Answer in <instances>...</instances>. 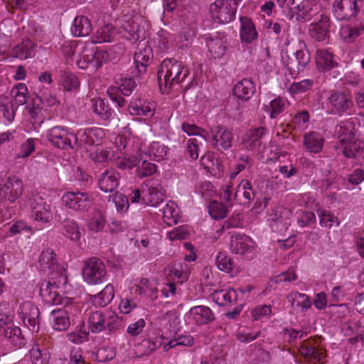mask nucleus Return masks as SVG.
Masks as SVG:
<instances>
[{
	"label": "nucleus",
	"mask_w": 364,
	"mask_h": 364,
	"mask_svg": "<svg viewBox=\"0 0 364 364\" xmlns=\"http://www.w3.org/2000/svg\"><path fill=\"white\" fill-rule=\"evenodd\" d=\"M189 69L182 62L165 59L158 70V83L163 94H168L173 87L189 75Z\"/></svg>",
	"instance_id": "obj_1"
},
{
	"label": "nucleus",
	"mask_w": 364,
	"mask_h": 364,
	"mask_svg": "<svg viewBox=\"0 0 364 364\" xmlns=\"http://www.w3.org/2000/svg\"><path fill=\"white\" fill-rule=\"evenodd\" d=\"M87 323L88 329L92 333H99L107 331L114 333L124 328L123 319L113 311L96 310L87 314Z\"/></svg>",
	"instance_id": "obj_2"
},
{
	"label": "nucleus",
	"mask_w": 364,
	"mask_h": 364,
	"mask_svg": "<svg viewBox=\"0 0 364 364\" xmlns=\"http://www.w3.org/2000/svg\"><path fill=\"white\" fill-rule=\"evenodd\" d=\"M354 131L355 125L349 121L342 122L336 127L338 143L335 145V149H341L347 158H355L364 149L363 142L355 138Z\"/></svg>",
	"instance_id": "obj_3"
},
{
	"label": "nucleus",
	"mask_w": 364,
	"mask_h": 364,
	"mask_svg": "<svg viewBox=\"0 0 364 364\" xmlns=\"http://www.w3.org/2000/svg\"><path fill=\"white\" fill-rule=\"evenodd\" d=\"M293 55L288 56L286 67L292 77L297 76L304 71L311 60L310 52L304 41L297 40L291 46Z\"/></svg>",
	"instance_id": "obj_4"
},
{
	"label": "nucleus",
	"mask_w": 364,
	"mask_h": 364,
	"mask_svg": "<svg viewBox=\"0 0 364 364\" xmlns=\"http://www.w3.org/2000/svg\"><path fill=\"white\" fill-rule=\"evenodd\" d=\"M108 58L107 51L98 50L93 46V43L85 45L82 50L79 52L76 59L77 65L82 69H85L88 65L94 68H100L103 62Z\"/></svg>",
	"instance_id": "obj_5"
},
{
	"label": "nucleus",
	"mask_w": 364,
	"mask_h": 364,
	"mask_svg": "<svg viewBox=\"0 0 364 364\" xmlns=\"http://www.w3.org/2000/svg\"><path fill=\"white\" fill-rule=\"evenodd\" d=\"M65 206L74 211H88L94 203V198L88 192L67 191L62 196Z\"/></svg>",
	"instance_id": "obj_6"
},
{
	"label": "nucleus",
	"mask_w": 364,
	"mask_h": 364,
	"mask_svg": "<svg viewBox=\"0 0 364 364\" xmlns=\"http://www.w3.org/2000/svg\"><path fill=\"white\" fill-rule=\"evenodd\" d=\"M363 6V0H335L332 12L339 21L349 20L356 17Z\"/></svg>",
	"instance_id": "obj_7"
},
{
	"label": "nucleus",
	"mask_w": 364,
	"mask_h": 364,
	"mask_svg": "<svg viewBox=\"0 0 364 364\" xmlns=\"http://www.w3.org/2000/svg\"><path fill=\"white\" fill-rule=\"evenodd\" d=\"M106 273L103 262L95 257L86 261L82 269L83 278L90 284H98L103 282Z\"/></svg>",
	"instance_id": "obj_8"
},
{
	"label": "nucleus",
	"mask_w": 364,
	"mask_h": 364,
	"mask_svg": "<svg viewBox=\"0 0 364 364\" xmlns=\"http://www.w3.org/2000/svg\"><path fill=\"white\" fill-rule=\"evenodd\" d=\"M141 18L139 16L127 18L124 16L120 20L119 33L129 41H137L144 39L145 37V31L140 26Z\"/></svg>",
	"instance_id": "obj_9"
},
{
	"label": "nucleus",
	"mask_w": 364,
	"mask_h": 364,
	"mask_svg": "<svg viewBox=\"0 0 364 364\" xmlns=\"http://www.w3.org/2000/svg\"><path fill=\"white\" fill-rule=\"evenodd\" d=\"M142 203L156 206L164 200L163 188L159 181L147 179L142 184Z\"/></svg>",
	"instance_id": "obj_10"
},
{
	"label": "nucleus",
	"mask_w": 364,
	"mask_h": 364,
	"mask_svg": "<svg viewBox=\"0 0 364 364\" xmlns=\"http://www.w3.org/2000/svg\"><path fill=\"white\" fill-rule=\"evenodd\" d=\"M48 140L58 149H74L77 144V137L59 127L50 129L47 134Z\"/></svg>",
	"instance_id": "obj_11"
},
{
	"label": "nucleus",
	"mask_w": 364,
	"mask_h": 364,
	"mask_svg": "<svg viewBox=\"0 0 364 364\" xmlns=\"http://www.w3.org/2000/svg\"><path fill=\"white\" fill-rule=\"evenodd\" d=\"M23 191V181L15 176L7 178L0 184V197L11 203H15Z\"/></svg>",
	"instance_id": "obj_12"
},
{
	"label": "nucleus",
	"mask_w": 364,
	"mask_h": 364,
	"mask_svg": "<svg viewBox=\"0 0 364 364\" xmlns=\"http://www.w3.org/2000/svg\"><path fill=\"white\" fill-rule=\"evenodd\" d=\"M19 314L23 324L31 332L37 333L40 327V311L31 301L23 302L19 308Z\"/></svg>",
	"instance_id": "obj_13"
},
{
	"label": "nucleus",
	"mask_w": 364,
	"mask_h": 364,
	"mask_svg": "<svg viewBox=\"0 0 364 364\" xmlns=\"http://www.w3.org/2000/svg\"><path fill=\"white\" fill-rule=\"evenodd\" d=\"M136 82L131 77L121 78L118 87L108 88L107 93L114 103L119 107L124 105V99L121 95L129 96L136 87Z\"/></svg>",
	"instance_id": "obj_14"
},
{
	"label": "nucleus",
	"mask_w": 364,
	"mask_h": 364,
	"mask_svg": "<svg viewBox=\"0 0 364 364\" xmlns=\"http://www.w3.org/2000/svg\"><path fill=\"white\" fill-rule=\"evenodd\" d=\"M210 142L218 150H227L232 146L233 135L225 127L216 126L210 128Z\"/></svg>",
	"instance_id": "obj_15"
},
{
	"label": "nucleus",
	"mask_w": 364,
	"mask_h": 364,
	"mask_svg": "<svg viewBox=\"0 0 364 364\" xmlns=\"http://www.w3.org/2000/svg\"><path fill=\"white\" fill-rule=\"evenodd\" d=\"M77 144L80 145H98L105 137L104 130L101 128L94 127L80 130L77 132Z\"/></svg>",
	"instance_id": "obj_16"
},
{
	"label": "nucleus",
	"mask_w": 364,
	"mask_h": 364,
	"mask_svg": "<svg viewBox=\"0 0 364 364\" xmlns=\"http://www.w3.org/2000/svg\"><path fill=\"white\" fill-rule=\"evenodd\" d=\"M330 18L322 14L320 19L309 26V34L311 37L318 41H323L329 36Z\"/></svg>",
	"instance_id": "obj_17"
},
{
	"label": "nucleus",
	"mask_w": 364,
	"mask_h": 364,
	"mask_svg": "<svg viewBox=\"0 0 364 364\" xmlns=\"http://www.w3.org/2000/svg\"><path fill=\"white\" fill-rule=\"evenodd\" d=\"M182 0H163V16L165 23L176 22L178 17H182Z\"/></svg>",
	"instance_id": "obj_18"
},
{
	"label": "nucleus",
	"mask_w": 364,
	"mask_h": 364,
	"mask_svg": "<svg viewBox=\"0 0 364 364\" xmlns=\"http://www.w3.org/2000/svg\"><path fill=\"white\" fill-rule=\"evenodd\" d=\"M120 174L114 168L103 172L98 180L100 188L104 192H112L119 184Z\"/></svg>",
	"instance_id": "obj_19"
},
{
	"label": "nucleus",
	"mask_w": 364,
	"mask_h": 364,
	"mask_svg": "<svg viewBox=\"0 0 364 364\" xmlns=\"http://www.w3.org/2000/svg\"><path fill=\"white\" fill-rule=\"evenodd\" d=\"M57 286L50 281H43L40 285L39 293L43 301L48 304H60L62 297L57 291Z\"/></svg>",
	"instance_id": "obj_20"
},
{
	"label": "nucleus",
	"mask_w": 364,
	"mask_h": 364,
	"mask_svg": "<svg viewBox=\"0 0 364 364\" xmlns=\"http://www.w3.org/2000/svg\"><path fill=\"white\" fill-rule=\"evenodd\" d=\"M153 57L152 49L145 43L138 47V50L134 54V63L139 73H144L146 70L149 62Z\"/></svg>",
	"instance_id": "obj_21"
},
{
	"label": "nucleus",
	"mask_w": 364,
	"mask_h": 364,
	"mask_svg": "<svg viewBox=\"0 0 364 364\" xmlns=\"http://www.w3.org/2000/svg\"><path fill=\"white\" fill-rule=\"evenodd\" d=\"M256 87L251 80L244 78L235 85L232 92L235 97L242 101H248L255 93Z\"/></svg>",
	"instance_id": "obj_22"
},
{
	"label": "nucleus",
	"mask_w": 364,
	"mask_h": 364,
	"mask_svg": "<svg viewBox=\"0 0 364 364\" xmlns=\"http://www.w3.org/2000/svg\"><path fill=\"white\" fill-rule=\"evenodd\" d=\"M211 298L217 304L222 306H229L237 301V294L232 288L214 290Z\"/></svg>",
	"instance_id": "obj_23"
},
{
	"label": "nucleus",
	"mask_w": 364,
	"mask_h": 364,
	"mask_svg": "<svg viewBox=\"0 0 364 364\" xmlns=\"http://www.w3.org/2000/svg\"><path fill=\"white\" fill-rule=\"evenodd\" d=\"M254 198L255 193L250 182L247 180L242 181L234 193L235 200L240 205H245L249 204Z\"/></svg>",
	"instance_id": "obj_24"
},
{
	"label": "nucleus",
	"mask_w": 364,
	"mask_h": 364,
	"mask_svg": "<svg viewBox=\"0 0 364 364\" xmlns=\"http://www.w3.org/2000/svg\"><path fill=\"white\" fill-rule=\"evenodd\" d=\"M189 316L197 325L207 324L215 319L211 309L205 306H196L189 311Z\"/></svg>",
	"instance_id": "obj_25"
},
{
	"label": "nucleus",
	"mask_w": 364,
	"mask_h": 364,
	"mask_svg": "<svg viewBox=\"0 0 364 364\" xmlns=\"http://www.w3.org/2000/svg\"><path fill=\"white\" fill-rule=\"evenodd\" d=\"M267 129L264 127L250 129L247 131L242 139V144L247 149H252L260 146L262 136L266 134Z\"/></svg>",
	"instance_id": "obj_26"
},
{
	"label": "nucleus",
	"mask_w": 364,
	"mask_h": 364,
	"mask_svg": "<svg viewBox=\"0 0 364 364\" xmlns=\"http://www.w3.org/2000/svg\"><path fill=\"white\" fill-rule=\"evenodd\" d=\"M226 39L224 35L216 34L206 41L208 50L215 58H222L226 51Z\"/></svg>",
	"instance_id": "obj_27"
},
{
	"label": "nucleus",
	"mask_w": 364,
	"mask_h": 364,
	"mask_svg": "<svg viewBox=\"0 0 364 364\" xmlns=\"http://www.w3.org/2000/svg\"><path fill=\"white\" fill-rule=\"evenodd\" d=\"M39 264L48 274H53L58 269L55 253L50 248L43 250L39 257Z\"/></svg>",
	"instance_id": "obj_28"
},
{
	"label": "nucleus",
	"mask_w": 364,
	"mask_h": 364,
	"mask_svg": "<svg viewBox=\"0 0 364 364\" xmlns=\"http://www.w3.org/2000/svg\"><path fill=\"white\" fill-rule=\"evenodd\" d=\"M36 46L30 39L23 40L20 44L12 48L11 56L21 60L33 58L35 54Z\"/></svg>",
	"instance_id": "obj_29"
},
{
	"label": "nucleus",
	"mask_w": 364,
	"mask_h": 364,
	"mask_svg": "<svg viewBox=\"0 0 364 364\" xmlns=\"http://www.w3.org/2000/svg\"><path fill=\"white\" fill-rule=\"evenodd\" d=\"M32 217L42 223L50 222L53 219L51 205L44 201L36 203L32 208Z\"/></svg>",
	"instance_id": "obj_30"
},
{
	"label": "nucleus",
	"mask_w": 364,
	"mask_h": 364,
	"mask_svg": "<svg viewBox=\"0 0 364 364\" xmlns=\"http://www.w3.org/2000/svg\"><path fill=\"white\" fill-rule=\"evenodd\" d=\"M92 31L90 20L84 16H77L75 18L71 26V33L75 37L87 36Z\"/></svg>",
	"instance_id": "obj_31"
},
{
	"label": "nucleus",
	"mask_w": 364,
	"mask_h": 364,
	"mask_svg": "<svg viewBox=\"0 0 364 364\" xmlns=\"http://www.w3.org/2000/svg\"><path fill=\"white\" fill-rule=\"evenodd\" d=\"M53 328L56 331H65L70 325L68 310L65 308H57L51 311Z\"/></svg>",
	"instance_id": "obj_32"
},
{
	"label": "nucleus",
	"mask_w": 364,
	"mask_h": 364,
	"mask_svg": "<svg viewBox=\"0 0 364 364\" xmlns=\"http://www.w3.org/2000/svg\"><path fill=\"white\" fill-rule=\"evenodd\" d=\"M241 26L240 36L242 41L250 43L257 38V32L252 20L247 16L240 18Z\"/></svg>",
	"instance_id": "obj_33"
},
{
	"label": "nucleus",
	"mask_w": 364,
	"mask_h": 364,
	"mask_svg": "<svg viewBox=\"0 0 364 364\" xmlns=\"http://www.w3.org/2000/svg\"><path fill=\"white\" fill-rule=\"evenodd\" d=\"M57 218L58 222L63 225L64 235L72 241H78L82 236V233L77 223L69 218H64L63 220H61L60 215L57 216Z\"/></svg>",
	"instance_id": "obj_34"
},
{
	"label": "nucleus",
	"mask_w": 364,
	"mask_h": 364,
	"mask_svg": "<svg viewBox=\"0 0 364 364\" xmlns=\"http://www.w3.org/2000/svg\"><path fill=\"white\" fill-rule=\"evenodd\" d=\"M250 242V237L245 235H233L230 239V250L235 254L243 255L252 247Z\"/></svg>",
	"instance_id": "obj_35"
},
{
	"label": "nucleus",
	"mask_w": 364,
	"mask_h": 364,
	"mask_svg": "<svg viewBox=\"0 0 364 364\" xmlns=\"http://www.w3.org/2000/svg\"><path fill=\"white\" fill-rule=\"evenodd\" d=\"M332 106L338 112H346L353 106V101L350 96L343 93L336 92L329 97Z\"/></svg>",
	"instance_id": "obj_36"
},
{
	"label": "nucleus",
	"mask_w": 364,
	"mask_h": 364,
	"mask_svg": "<svg viewBox=\"0 0 364 364\" xmlns=\"http://www.w3.org/2000/svg\"><path fill=\"white\" fill-rule=\"evenodd\" d=\"M8 342L16 348H21L24 344V337L21 329L16 326H7L1 333Z\"/></svg>",
	"instance_id": "obj_37"
},
{
	"label": "nucleus",
	"mask_w": 364,
	"mask_h": 364,
	"mask_svg": "<svg viewBox=\"0 0 364 364\" xmlns=\"http://www.w3.org/2000/svg\"><path fill=\"white\" fill-rule=\"evenodd\" d=\"M316 63L318 69L329 70L338 65L333 60V54L326 50H317L316 53Z\"/></svg>",
	"instance_id": "obj_38"
},
{
	"label": "nucleus",
	"mask_w": 364,
	"mask_h": 364,
	"mask_svg": "<svg viewBox=\"0 0 364 364\" xmlns=\"http://www.w3.org/2000/svg\"><path fill=\"white\" fill-rule=\"evenodd\" d=\"M200 164L203 168L213 175L223 171V166L214 153L208 152L201 157Z\"/></svg>",
	"instance_id": "obj_39"
},
{
	"label": "nucleus",
	"mask_w": 364,
	"mask_h": 364,
	"mask_svg": "<svg viewBox=\"0 0 364 364\" xmlns=\"http://www.w3.org/2000/svg\"><path fill=\"white\" fill-rule=\"evenodd\" d=\"M304 143L309 152L318 154L322 150L323 139L318 133L311 132L305 134Z\"/></svg>",
	"instance_id": "obj_40"
},
{
	"label": "nucleus",
	"mask_w": 364,
	"mask_h": 364,
	"mask_svg": "<svg viewBox=\"0 0 364 364\" xmlns=\"http://www.w3.org/2000/svg\"><path fill=\"white\" fill-rule=\"evenodd\" d=\"M114 296V293L112 285L107 284L102 291L94 295L91 301L95 306L104 307L113 299Z\"/></svg>",
	"instance_id": "obj_41"
},
{
	"label": "nucleus",
	"mask_w": 364,
	"mask_h": 364,
	"mask_svg": "<svg viewBox=\"0 0 364 364\" xmlns=\"http://www.w3.org/2000/svg\"><path fill=\"white\" fill-rule=\"evenodd\" d=\"M29 358L32 364H48L50 354L46 348H40L38 344H33L29 350Z\"/></svg>",
	"instance_id": "obj_42"
},
{
	"label": "nucleus",
	"mask_w": 364,
	"mask_h": 364,
	"mask_svg": "<svg viewBox=\"0 0 364 364\" xmlns=\"http://www.w3.org/2000/svg\"><path fill=\"white\" fill-rule=\"evenodd\" d=\"M364 31V20L358 26H343L340 34L342 38L347 43H352L362 34Z\"/></svg>",
	"instance_id": "obj_43"
},
{
	"label": "nucleus",
	"mask_w": 364,
	"mask_h": 364,
	"mask_svg": "<svg viewBox=\"0 0 364 364\" xmlns=\"http://www.w3.org/2000/svg\"><path fill=\"white\" fill-rule=\"evenodd\" d=\"M162 214L164 223L168 225L171 226L178 223V210L177 205L173 202L169 201L162 209Z\"/></svg>",
	"instance_id": "obj_44"
},
{
	"label": "nucleus",
	"mask_w": 364,
	"mask_h": 364,
	"mask_svg": "<svg viewBox=\"0 0 364 364\" xmlns=\"http://www.w3.org/2000/svg\"><path fill=\"white\" fill-rule=\"evenodd\" d=\"M136 291L140 295H146L152 301H154L158 298V289L155 284L151 282L146 278L141 279L139 284L136 286Z\"/></svg>",
	"instance_id": "obj_45"
},
{
	"label": "nucleus",
	"mask_w": 364,
	"mask_h": 364,
	"mask_svg": "<svg viewBox=\"0 0 364 364\" xmlns=\"http://www.w3.org/2000/svg\"><path fill=\"white\" fill-rule=\"evenodd\" d=\"M287 299L292 307H301L303 311H306L311 306L309 296L304 294L291 292L288 295Z\"/></svg>",
	"instance_id": "obj_46"
},
{
	"label": "nucleus",
	"mask_w": 364,
	"mask_h": 364,
	"mask_svg": "<svg viewBox=\"0 0 364 364\" xmlns=\"http://www.w3.org/2000/svg\"><path fill=\"white\" fill-rule=\"evenodd\" d=\"M168 148L159 141H153L150 144L148 153L150 157L157 161H163L166 159Z\"/></svg>",
	"instance_id": "obj_47"
},
{
	"label": "nucleus",
	"mask_w": 364,
	"mask_h": 364,
	"mask_svg": "<svg viewBox=\"0 0 364 364\" xmlns=\"http://www.w3.org/2000/svg\"><path fill=\"white\" fill-rule=\"evenodd\" d=\"M115 35L114 27L110 24H105L100 28L95 33V41L92 43H100L112 41Z\"/></svg>",
	"instance_id": "obj_48"
},
{
	"label": "nucleus",
	"mask_w": 364,
	"mask_h": 364,
	"mask_svg": "<svg viewBox=\"0 0 364 364\" xmlns=\"http://www.w3.org/2000/svg\"><path fill=\"white\" fill-rule=\"evenodd\" d=\"M28 95V88L24 83H18L11 90V97L21 105L26 103Z\"/></svg>",
	"instance_id": "obj_49"
},
{
	"label": "nucleus",
	"mask_w": 364,
	"mask_h": 364,
	"mask_svg": "<svg viewBox=\"0 0 364 364\" xmlns=\"http://www.w3.org/2000/svg\"><path fill=\"white\" fill-rule=\"evenodd\" d=\"M60 81L67 90H75L80 86L78 79L73 73L68 71H60Z\"/></svg>",
	"instance_id": "obj_50"
},
{
	"label": "nucleus",
	"mask_w": 364,
	"mask_h": 364,
	"mask_svg": "<svg viewBox=\"0 0 364 364\" xmlns=\"http://www.w3.org/2000/svg\"><path fill=\"white\" fill-rule=\"evenodd\" d=\"M194 339L190 335H181L164 346V351H168L169 349L175 348L178 346H193Z\"/></svg>",
	"instance_id": "obj_51"
},
{
	"label": "nucleus",
	"mask_w": 364,
	"mask_h": 364,
	"mask_svg": "<svg viewBox=\"0 0 364 364\" xmlns=\"http://www.w3.org/2000/svg\"><path fill=\"white\" fill-rule=\"evenodd\" d=\"M215 264L221 271L230 272L233 269V261L229 257L226 252L220 251L218 252L215 259Z\"/></svg>",
	"instance_id": "obj_52"
},
{
	"label": "nucleus",
	"mask_w": 364,
	"mask_h": 364,
	"mask_svg": "<svg viewBox=\"0 0 364 364\" xmlns=\"http://www.w3.org/2000/svg\"><path fill=\"white\" fill-rule=\"evenodd\" d=\"M318 215L320 220V224L322 226L331 228L334 224L338 226L340 222L338 219L330 211L318 209L317 210Z\"/></svg>",
	"instance_id": "obj_53"
},
{
	"label": "nucleus",
	"mask_w": 364,
	"mask_h": 364,
	"mask_svg": "<svg viewBox=\"0 0 364 364\" xmlns=\"http://www.w3.org/2000/svg\"><path fill=\"white\" fill-rule=\"evenodd\" d=\"M90 158L98 163H105L114 159V151L107 148L105 149H97L95 152L90 154Z\"/></svg>",
	"instance_id": "obj_54"
},
{
	"label": "nucleus",
	"mask_w": 364,
	"mask_h": 364,
	"mask_svg": "<svg viewBox=\"0 0 364 364\" xmlns=\"http://www.w3.org/2000/svg\"><path fill=\"white\" fill-rule=\"evenodd\" d=\"M209 213L214 219H223L228 213V208L222 203L212 201L209 205Z\"/></svg>",
	"instance_id": "obj_55"
},
{
	"label": "nucleus",
	"mask_w": 364,
	"mask_h": 364,
	"mask_svg": "<svg viewBox=\"0 0 364 364\" xmlns=\"http://www.w3.org/2000/svg\"><path fill=\"white\" fill-rule=\"evenodd\" d=\"M112 202L115 204L117 212L124 213L127 211L129 203L128 198L119 192L115 193L111 197Z\"/></svg>",
	"instance_id": "obj_56"
},
{
	"label": "nucleus",
	"mask_w": 364,
	"mask_h": 364,
	"mask_svg": "<svg viewBox=\"0 0 364 364\" xmlns=\"http://www.w3.org/2000/svg\"><path fill=\"white\" fill-rule=\"evenodd\" d=\"M314 85V80L310 79L303 80L298 82L292 83L289 91L291 94H301L310 90Z\"/></svg>",
	"instance_id": "obj_57"
},
{
	"label": "nucleus",
	"mask_w": 364,
	"mask_h": 364,
	"mask_svg": "<svg viewBox=\"0 0 364 364\" xmlns=\"http://www.w3.org/2000/svg\"><path fill=\"white\" fill-rule=\"evenodd\" d=\"M105 218L100 211L93 213V215L88 222V228L90 230L98 232L105 226Z\"/></svg>",
	"instance_id": "obj_58"
},
{
	"label": "nucleus",
	"mask_w": 364,
	"mask_h": 364,
	"mask_svg": "<svg viewBox=\"0 0 364 364\" xmlns=\"http://www.w3.org/2000/svg\"><path fill=\"white\" fill-rule=\"evenodd\" d=\"M136 171L138 177H147L152 175L156 171V166L154 164L144 160L138 166Z\"/></svg>",
	"instance_id": "obj_59"
},
{
	"label": "nucleus",
	"mask_w": 364,
	"mask_h": 364,
	"mask_svg": "<svg viewBox=\"0 0 364 364\" xmlns=\"http://www.w3.org/2000/svg\"><path fill=\"white\" fill-rule=\"evenodd\" d=\"M242 215L240 214L232 215L228 220L225 221L218 232L223 233L225 231L241 226Z\"/></svg>",
	"instance_id": "obj_60"
},
{
	"label": "nucleus",
	"mask_w": 364,
	"mask_h": 364,
	"mask_svg": "<svg viewBox=\"0 0 364 364\" xmlns=\"http://www.w3.org/2000/svg\"><path fill=\"white\" fill-rule=\"evenodd\" d=\"M77 44L75 41L66 42L62 47L63 55L66 58L68 63L73 61V57L77 51Z\"/></svg>",
	"instance_id": "obj_61"
},
{
	"label": "nucleus",
	"mask_w": 364,
	"mask_h": 364,
	"mask_svg": "<svg viewBox=\"0 0 364 364\" xmlns=\"http://www.w3.org/2000/svg\"><path fill=\"white\" fill-rule=\"evenodd\" d=\"M35 149L34 140L31 138L26 140L21 147L17 156L18 158H26L31 154Z\"/></svg>",
	"instance_id": "obj_62"
},
{
	"label": "nucleus",
	"mask_w": 364,
	"mask_h": 364,
	"mask_svg": "<svg viewBox=\"0 0 364 364\" xmlns=\"http://www.w3.org/2000/svg\"><path fill=\"white\" fill-rule=\"evenodd\" d=\"M301 353L306 358L318 361L321 359L319 353L312 346H301L300 348Z\"/></svg>",
	"instance_id": "obj_63"
},
{
	"label": "nucleus",
	"mask_w": 364,
	"mask_h": 364,
	"mask_svg": "<svg viewBox=\"0 0 364 364\" xmlns=\"http://www.w3.org/2000/svg\"><path fill=\"white\" fill-rule=\"evenodd\" d=\"M145 326L146 321L144 319L140 318L136 322L129 324L127 328V333L132 337L136 336L142 332Z\"/></svg>",
	"instance_id": "obj_64"
}]
</instances>
